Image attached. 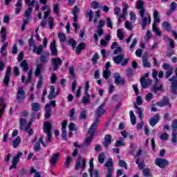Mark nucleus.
Here are the masks:
<instances>
[{
	"mask_svg": "<svg viewBox=\"0 0 177 177\" xmlns=\"http://www.w3.org/2000/svg\"><path fill=\"white\" fill-rule=\"evenodd\" d=\"M155 164L159 167V168H165V167L168 165L169 162L166 159L158 158L155 160Z\"/></svg>",
	"mask_w": 177,
	"mask_h": 177,
	"instance_id": "4468645a",
	"label": "nucleus"
},
{
	"mask_svg": "<svg viewBox=\"0 0 177 177\" xmlns=\"http://www.w3.org/2000/svg\"><path fill=\"white\" fill-rule=\"evenodd\" d=\"M28 44L30 48H33V49L37 46L35 45V41H34V37L32 35L30 38L28 39Z\"/></svg>",
	"mask_w": 177,
	"mask_h": 177,
	"instance_id": "37998d69",
	"label": "nucleus"
},
{
	"mask_svg": "<svg viewBox=\"0 0 177 177\" xmlns=\"http://www.w3.org/2000/svg\"><path fill=\"white\" fill-rule=\"evenodd\" d=\"M30 106L32 111H39L41 110V104L37 102L32 103Z\"/></svg>",
	"mask_w": 177,
	"mask_h": 177,
	"instance_id": "f704fd0d",
	"label": "nucleus"
},
{
	"mask_svg": "<svg viewBox=\"0 0 177 177\" xmlns=\"http://www.w3.org/2000/svg\"><path fill=\"white\" fill-rule=\"evenodd\" d=\"M20 67H21L24 73H26V71L28 70V63H27V60L24 59V61H22L20 64Z\"/></svg>",
	"mask_w": 177,
	"mask_h": 177,
	"instance_id": "e433bc0d",
	"label": "nucleus"
},
{
	"mask_svg": "<svg viewBox=\"0 0 177 177\" xmlns=\"http://www.w3.org/2000/svg\"><path fill=\"white\" fill-rule=\"evenodd\" d=\"M119 165L120 167H123V168H124L125 169H128V165L127 164V162L121 159H120L119 160Z\"/></svg>",
	"mask_w": 177,
	"mask_h": 177,
	"instance_id": "e2e57ef3",
	"label": "nucleus"
},
{
	"mask_svg": "<svg viewBox=\"0 0 177 177\" xmlns=\"http://www.w3.org/2000/svg\"><path fill=\"white\" fill-rule=\"evenodd\" d=\"M45 118L48 120L52 115V109L50 108V104H46L45 106Z\"/></svg>",
	"mask_w": 177,
	"mask_h": 177,
	"instance_id": "4be33fe9",
	"label": "nucleus"
},
{
	"mask_svg": "<svg viewBox=\"0 0 177 177\" xmlns=\"http://www.w3.org/2000/svg\"><path fill=\"white\" fill-rule=\"evenodd\" d=\"M23 156V153L21 152H18L17 156L14 157L12 160V164L10 167V169H15V168H17V162L19 161V158Z\"/></svg>",
	"mask_w": 177,
	"mask_h": 177,
	"instance_id": "2eb2a0df",
	"label": "nucleus"
},
{
	"mask_svg": "<svg viewBox=\"0 0 177 177\" xmlns=\"http://www.w3.org/2000/svg\"><path fill=\"white\" fill-rule=\"evenodd\" d=\"M48 23L50 29L52 30V28H53V26H55V21H53V18H52L51 17H49Z\"/></svg>",
	"mask_w": 177,
	"mask_h": 177,
	"instance_id": "4d7b16f0",
	"label": "nucleus"
},
{
	"mask_svg": "<svg viewBox=\"0 0 177 177\" xmlns=\"http://www.w3.org/2000/svg\"><path fill=\"white\" fill-rule=\"evenodd\" d=\"M58 38L62 43L66 42L67 40V37H66V35H64V33H59Z\"/></svg>",
	"mask_w": 177,
	"mask_h": 177,
	"instance_id": "49530a36",
	"label": "nucleus"
},
{
	"mask_svg": "<svg viewBox=\"0 0 177 177\" xmlns=\"http://www.w3.org/2000/svg\"><path fill=\"white\" fill-rule=\"evenodd\" d=\"M136 8L140 10V14L146 12V8H145V2L142 0H138L136 2Z\"/></svg>",
	"mask_w": 177,
	"mask_h": 177,
	"instance_id": "a211bd4d",
	"label": "nucleus"
},
{
	"mask_svg": "<svg viewBox=\"0 0 177 177\" xmlns=\"http://www.w3.org/2000/svg\"><path fill=\"white\" fill-rule=\"evenodd\" d=\"M86 15L88 16V21H92L93 19V11H92V10L86 11Z\"/></svg>",
	"mask_w": 177,
	"mask_h": 177,
	"instance_id": "052dcab7",
	"label": "nucleus"
},
{
	"mask_svg": "<svg viewBox=\"0 0 177 177\" xmlns=\"http://www.w3.org/2000/svg\"><path fill=\"white\" fill-rule=\"evenodd\" d=\"M44 85V78H42V76L39 77V81L37 84V89H41V87Z\"/></svg>",
	"mask_w": 177,
	"mask_h": 177,
	"instance_id": "de8ad7c7",
	"label": "nucleus"
},
{
	"mask_svg": "<svg viewBox=\"0 0 177 177\" xmlns=\"http://www.w3.org/2000/svg\"><path fill=\"white\" fill-rule=\"evenodd\" d=\"M57 96V93H56V90L55 88V86H51L50 88V93L48 95V98L51 100V99H55Z\"/></svg>",
	"mask_w": 177,
	"mask_h": 177,
	"instance_id": "b1692460",
	"label": "nucleus"
},
{
	"mask_svg": "<svg viewBox=\"0 0 177 177\" xmlns=\"http://www.w3.org/2000/svg\"><path fill=\"white\" fill-rule=\"evenodd\" d=\"M43 131L48 136V141L52 142V124L49 122H46L43 126Z\"/></svg>",
	"mask_w": 177,
	"mask_h": 177,
	"instance_id": "423d86ee",
	"label": "nucleus"
},
{
	"mask_svg": "<svg viewBox=\"0 0 177 177\" xmlns=\"http://www.w3.org/2000/svg\"><path fill=\"white\" fill-rule=\"evenodd\" d=\"M51 62L53 63V67L49 68L50 71H56V70L63 64V61H62V59L59 57L53 58Z\"/></svg>",
	"mask_w": 177,
	"mask_h": 177,
	"instance_id": "0eeeda50",
	"label": "nucleus"
},
{
	"mask_svg": "<svg viewBox=\"0 0 177 177\" xmlns=\"http://www.w3.org/2000/svg\"><path fill=\"white\" fill-rule=\"evenodd\" d=\"M153 19L154 22L152 26V30L156 32V35H158L159 37L161 36V32L158 30V28L157 27V23H160V17H158V11L155 10L153 12Z\"/></svg>",
	"mask_w": 177,
	"mask_h": 177,
	"instance_id": "20e7f679",
	"label": "nucleus"
},
{
	"mask_svg": "<svg viewBox=\"0 0 177 177\" xmlns=\"http://www.w3.org/2000/svg\"><path fill=\"white\" fill-rule=\"evenodd\" d=\"M104 24H106V22L104 20L99 21V25L97 27L96 33L94 34L95 42H97V41H99V37H102V35L104 34L103 27H104Z\"/></svg>",
	"mask_w": 177,
	"mask_h": 177,
	"instance_id": "7ed1b4c3",
	"label": "nucleus"
},
{
	"mask_svg": "<svg viewBox=\"0 0 177 177\" xmlns=\"http://www.w3.org/2000/svg\"><path fill=\"white\" fill-rule=\"evenodd\" d=\"M60 158V153H55L53 154V156L51 157V159L50 160V162H51L52 165H55L56 162H57V160Z\"/></svg>",
	"mask_w": 177,
	"mask_h": 177,
	"instance_id": "bb28decb",
	"label": "nucleus"
},
{
	"mask_svg": "<svg viewBox=\"0 0 177 177\" xmlns=\"http://www.w3.org/2000/svg\"><path fill=\"white\" fill-rule=\"evenodd\" d=\"M15 15H19L20 12H21V8L23 6L22 0H18L17 3L15 4Z\"/></svg>",
	"mask_w": 177,
	"mask_h": 177,
	"instance_id": "cd10ccee",
	"label": "nucleus"
},
{
	"mask_svg": "<svg viewBox=\"0 0 177 177\" xmlns=\"http://www.w3.org/2000/svg\"><path fill=\"white\" fill-rule=\"evenodd\" d=\"M162 28L166 30V31H171V25L168 21H164L162 24Z\"/></svg>",
	"mask_w": 177,
	"mask_h": 177,
	"instance_id": "09e8293b",
	"label": "nucleus"
},
{
	"mask_svg": "<svg viewBox=\"0 0 177 177\" xmlns=\"http://www.w3.org/2000/svg\"><path fill=\"white\" fill-rule=\"evenodd\" d=\"M66 128H67V120H64L62 122V136L64 140H67V131H66Z\"/></svg>",
	"mask_w": 177,
	"mask_h": 177,
	"instance_id": "aec40b11",
	"label": "nucleus"
},
{
	"mask_svg": "<svg viewBox=\"0 0 177 177\" xmlns=\"http://www.w3.org/2000/svg\"><path fill=\"white\" fill-rule=\"evenodd\" d=\"M96 129H97V127L91 125L88 131V136L86 137L85 140V146H89V145H91V142H92L93 140V136H95V131H96Z\"/></svg>",
	"mask_w": 177,
	"mask_h": 177,
	"instance_id": "39448f33",
	"label": "nucleus"
},
{
	"mask_svg": "<svg viewBox=\"0 0 177 177\" xmlns=\"http://www.w3.org/2000/svg\"><path fill=\"white\" fill-rule=\"evenodd\" d=\"M31 124H32V119L30 120V121L28 124H27V120L26 119L24 118L20 119L19 124H20L21 129H24V131H28V129H30V127H31Z\"/></svg>",
	"mask_w": 177,
	"mask_h": 177,
	"instance_id": "9b49d317",
	"label": "nucleus"
},
{
	"mask_svg": "<svg viewBox=\"0 0 177 177\" xmlns=\"http://www.w3.org/2000/svg\"><path fill=\"white\" fill-rule=\"evenodd\" d=\"M136 164L138 165V169H143L145 167V160H140L139 158L136 160Z\"/></svg>",
	"mask_w": 177,
	"mask_h": 177,
	"instance_id": "2f4dec72",
	"label": "nucleus"
},
{
	"mask_svg": "<svg viewBox=\"0 0 177 177\" xmlns=\"http://www.w3.org/2000/svg\"><path fill=\"white\" fill-rule=\"evenodd\" d=\"M91 177H93V158L90 160V169L88 170Z\"/></svg>",
	"mask_w": 177,
	"mask_h": 177,
	"instance_id": "c03bdc74",
	"label": "nucleus"
},
{
	"mask_svg": "<svg viewBox=\"0 0 177 177\" xmlns=\"http://www.w3.org/2000/svg\"><path fill=\"white\" fill-rule=\"evenodd\" d=\"M12 71V68L10 66H8L6 68V75L3 82L5 86H9V82H10V73Z\"/></svg>",
	"mask_w": 177,
	"mask_h": 177,
	"instance_id": "6e6552de",
	"label": "nucleus"
},
{
	"mask_svg": "<svg viewBox=\"0 0 177 177\" xmlns=\"http://www.w3.org/2000/svg\"><path fill=\"white\" fill-rule=\"evenodd\" d=\"M171 92L172 93H177V84H171Z\"/></svg>",
	"mask_w": 177,
	"mask_h": 177,
	"instance_id": "774afa93",
	"label": "nucleus"
},
{
	"mask_svg": "<svg viewBox=\"0 0 177 177\" xmlns=\"http://www.w3.org/2000/svg\"><path fill=\"white\" fill-rule=\"evenodd\" d=\"M86 94V95H85L82 97V102L84 104H89V103H91V96H89V95H88V93Z\"/></svg>",
	"mask_w": 177,
	"mask_h": 177,
	"instance_id": "c9c22d12",
	"label": "nucleus"
},
{
	"mask_svg": "<svg viewBox=\"0 0 177 177\" xmlns=\"http://www.w3.org/2000/svg\"><path fill=\"white\" fill-rule=\"evenodd\" d=\"M153 97H154V95H153V93H149L145 95V100L147 102H150V100H151Z\"/></svg>",
	"mask_w": 177,
	"mask_h": 177,
	"instance_id": "69168bd1",
	"label": "nucleus"
},
{
	"mask_svg": "<svg viewBox=\"0 0 177 177\" xmlns=\"http://www.w3.org/2000/svg\"><path fill=\"white\" fill-rule=\"evenodd\" d=\"M134 107L137 110V114H138L139 118H140V120L143 119V110L142 108L138 106L136 104H134Z\"/></svg>",
	"mask_w": 177,
	"mask_h": 177,
	"instance_id": "72a5a7b5",
	"label": "nucleus"
},
{
	"mask_svg": "<svg viewBox=\"0 0 177 177\" xmlns=\"http://www.w3.org/2000/svg\"><path fill=\"white\" fill-rule=\"evenodd\" d=\"M140 83L142 88H146L149 85H151V80L149 79H145V77H141Z\"/></svg>",
	"mask_w": 177,
	"mask_h": 177,
	"instance_id": "5701e85b",
	"label": "nucleus"
},
{
	"mask_svg": "<svg viewBox=\"0 0 177 177\" xmlns=\"http://www.w3.org/2000/svg\"><path fill=\"white\" fill-rule=\"evenodd\" d=\"M39 59L41 63L46 64V63H48V60H49V52H44V54L41 55Z\"/></svg>",
	"mask_w": 177,
	"mask_h": 177,
	"instance_id": "393cba45",
	"label": "nucleus"
},
{
	"mask_svg": "<svg viewBox=\"0 0 177 177\" xmlns=\"http://www.w3.org/2000/svg\"><path fill=\"white\" fill-rule=\"evenodd\" d=\"M130 120L132 125L136 124V116L135 115V113H133V111H130Z\"/></svg>",
	"mask_w": 177,
	"mask_h": 177,
	"instance_id": "79ce46f5",
	"label": "nucleus"
},
{
	"mask_svg": "<svg viewBox=\"0 0 177 177\" xmlns=\"http://www.w3.org/2000/svg\"><path fill=\"white\" fill-rule=\"evenodd\" d=\"M42 50H44V46H39L38 47H35L33 48V52L34 53H36V55H41L42 53Z\"/></svg>",
	"mask_w": 177,
	"mask_h": 177,
	"instance_id": "4c0bfd02",
	"label": "nucleus"
},
{
	"mask_svg": "<svg viewBox=\"0 0 177 177\" xmlns=\"http://www.w3.org/2000/svg\"><path fill=\"white\" fill-rule=\"evenodd\" d=\"M113 171H114V169L111 167L108 168L106 177H113Z\"/></svg>",
	"mask_w": 177,
	"mask_h": 177,
	"instance_id": "680f3d73",
	"label": "nucleus"
},
{
	"mask_svg": "<svg viewBox=\"0 0 177 177\" xmlns=\"http://www.w3.org/2000/svg\"><path fill=\"white\" fill-rule=\"evenodd\" d=\"M141 19H142V29L145 30L146 26L147 24H151V17L150 16V14L149 12H144L142 13H140Z\"/></svg>",
	"mask_w": 177,
	"mask_h": 177,
	"instance_id": "f03ea898",
	"label": "nucleus"
},
{
	"mask_svg": "<svg viewBox=\"0 0 177 177\" xmlns=\"http://www.w3.org/2000/svg\"><path fill=\"white\" fill-rule=\"evenodd\" d=\"M124 59V54H120L118 56L113 57V60L116 64H120L122 60Z\"/></svg>",
	"mask_w": 177,
	"mask_h": 177,
	"instance_id": "7c9ffc66",
	"label": "nucleus"
},
{
	"mask_svg": "<svg viewBox=\"0 0 177 177\" xmlns=\"http://www.w3.org/2000/svg\"><path fill=\"white\" fill-rule=\"evenodd\" d=\"M113 137L110 134L105 135L104 137V142H103V145L105 147V149H109V145H111V139Z\"/></svg>",
	"mask_w": 177,
	"mask_h": 177,
	"instance_id": "412c9836",
	"label": "nucleus"
},
{
	"mask_svg": "<svg viewBox=\"0 0 177 177\" xmlns=\"http://www.w3.org/2000/svg\"><path fill=\"white\" fill-rule=\"evenodd\" d=\"M128 8H129V6L124 3L123 4L122 13L118 17V24L119 26L121 24V19H125V17L128 15Z\"/></svg>",
	"mask_w": 177,
	"mask_h": 177,
	"instance_id": "ddd939ff",
	"label": "nucleus"
},
{
	"mask_svg": "<svg viewBox=\"0 0 177 177\" xmlns=\"http://www.w3.org/2000/svg\"><path fill=\"white\" fill-rule=\"evenodd\" d=\"M31 13H32V7H28V9L25 11L24 17H26V19H30Z\"/></svg>",
	"mask_w": 177,
	"mask_h": 177,
	"instance_id": "a19ab883",
	"label": "nucleus"
},
{
	"mask_svg": "<svg viewBox=\"0 0 177 177\" xmlns=\"http://www.w3.org/2000/svg\"><path fill=\"white\" fill-rule=\"evenodd\" d=\"M44 138H45V136L44 135H41L39 140L35 144L33 147V150H35V151H39L41 149V143L44 147H46V144L44 142Z\"/></svg>",
	"mask_w": 177,
	"mask_h": 177,
	"instance_id": "1a4fd4ad",
	"label": "nucleus"
},
{
	"mask_svg": "<svg viewBox=\"0 0 177 177\" xmlns=\"http://www.w3.org/2000/svg\"><path fill=\"white\" fill-rule=\"evenodd\" d=\"M105 106V104H102L95 111V120L92 124L93 127L98 128L99 125L100 124V118H102V115H104V114H106V109H104Z\"/></svg>",
	"mask_w": 177,
	"mask_h": 177,
	"instance_id": "f257e3e1",
	"label": "nucleus"
},
{
	"mask_svg": "<svg viewBox=\"0 0 177 177\" xmlns=\"http://www.w3.org/2000/svg\"><path fill=\"white\" fill-rule=\"evenodd\" d=\"M51 55L53 56H57V48H56V41L53 40L50 46Z\"/></svg>",
	"mask_w": 177,
	"mask_h": 177,
	"instance_id": "a878e982",
	"label": "nucleus"
},
{
	"mask_svg": "<svg viewBox=\"0 0 177 177\" xmlns=\"http://www.w3.org/2000/svg\"><path fill=\"white\" fill-rule=\"evenodd\" d=\"M86 48V44H85V43H80L76 48L77 55H80L82 50L85 49Z\"/></svg>",
	"mask_w": 177,
	"mask_h": 177,
	"instance_id": "473e14b6",
	"label": "nucleus"
},
{
	"mask_svg": "<svg viewBox=\"0 0 177 177\" xmlns=\"http://www.w3.org/2000/svg\"><path fill=\"white\" fill-rule=\"evenodd\" d=\"M117 35L118 38H119L120 41H122V39H124V33L122 32V29H118L117 30Z\"/></svg>",
	"mask_w": 177,
	"mask_h": 177,
	"instance_id": "3c124183",
	"label": "nucleus"
},
{
	"mask_svg": "<svg viewBox=\"0 0 177 177\" xmlns=\"http://www.w3.org/2000/svg\"><path fill=\"white\" fill-rule=\"evenodd\" d=\"M171 142L172 143H174V145H176L177 143V132L174 131L171 134Z\"/></svg>",
	"mask_w": 177,
	"mask_h": 177,
	"instance_id": "603ef678",
	"label": "nucleus"
},
{
	"mask_svg": "<svg viewBox=\"0 0 177 177\" xmlns=\"http://www.w3.org/2000/svg\"><path fill=\"white\" fill-rule=\"evenodd\" d=\"M160 80L158 79L156 80L154 85L151 88V91L154 93H157L158 91H162V85L160 84Z\"/></svg>",
	"mask_w": 177,
	"mask_h": 177,
	"instance_id": "dca6fc26",
	"label": "nucleus"
},
{
	"mask_svg": "<svg viewBox=\"0 0 177 177\" xmlns=\"http://www.w3.org/2000/svg\"><path fill=\"white\" fill-rule=\"evenodd\" d=\"M69 74L73 80L75 79V73L74 72V66L69 67Z\"/></svg>",
	"mask_w": 177,
	"mask_h": 177,
	"instance_id": "bf43d9fd",
	"label": "nucleus"
},
{
	"mask_svg": "<svg viewBox=\"0 0 177 177\" xmlns=\"http://www.w3.org/2000/svg\"><path fill=\"white\" fill-rule=\"evenodd\" d=\"M169 81L171 82V85L177 84V77L173 76L170 79H169Z\"/></svg>",
	"mask_w": 177,
	"mask_h": 177,
	"instance_id": "338daca9",
	"label": "nucleus"
},
{
	"mask_svg": "<svg viewBox=\"0 0 177 177\" xmlns=\"http://www.w3.org/2000/svg\"><path fill=\"white\" fill-rule=\"evenodd\" d=\"M124 138L120 137L115 144V147H120V146H125V142H124Z\"/></svg>",
	"mask_w": 177,
	"mask_h": 177,
	"instance_id": "ea45409f",
	"label": "nucleus"
},
{
	"mask_svg": "<svg viewBox=\"0 0 177 177\" xmlns=\"http://www.w3.org/2000/svg\"><path fill=\"white\" fill-rule=\"evenodd\" d=\"M110 75H111V71L110 70H105L103 72V77L105 80H109Z\"/></svg>",
	"mask_w": 177,
	"mask_h": 177,
	"instance_id": "8fccbe9b",
	"label": "nucleus"
},
{
	"mask_svg": "<svg viewBox=\"0 0 177 177\" xmlns=\"http://www.w3.org/2000/svg\"><path fill=\"white\" fill-rule=\"evenodd\" d=\"M80 120H86V110L84 109L80 112Z\"/></svg>",
	"mask_w": 177,
	"mask_h": 177,
	"instance_id": "864d4df0",
	"label": "nucleus"
},
{
	"mask_svg": "<svg viewBox=\"0 0 177 177\" xmlns=\"http://www.w3.org/2000/svg\"><path fill=\"white\" fill-rule=\"evenodd\" d=\"M21 142V138H20V137H17V138L13 141V144L12 146L13 147H15V149H16V147H17V146H19V145H20V143Z\"/></svg>",
	"mask_w": 177,
	"mask_h": 177,
	"instance_id": "a18cd8bd",
	"label": "nucleus"
},
{
	"mask_svg": "<svg viewBox=\"0 0 177 177\" xmlns=\"http://www.w3.org/2000/svg\"><path fill=\"white\" fill-rule=\"evenodd\" d=\"M75 115V109H72L69 111L68 117L71 118V120L73 121L74 120V116Z\"/></svg>",
	"mask_w": 177,
	"mask_h": 177,
	"instance_id": "5fc2aeb1",
	"label": "nucleus"
},
{
	"mask_svg": "<svg viewBox=\"0 0 177 177\" xmlns=\"http://www.w3.org/2000/svg\"><path fill=\"white\" fill-rule=\"evenodd\" d=\"M104 167H106L107 168L113 167V159L109 158L107 162L104 164Z\"/></svg>",
	"mask_w": 177,
	"mask_h": 177,
	"instance_id": "0e129e2a",
	"label": "nucleus"
},
{
	"mask_svg": "<svg viewBox=\"0 0 177 177\" xmlns=\"http://www.w3.org/2000/svg\"><path fill=\"white\" fill-rule=\"evenodd\" d=\"M98 162L100 164H103L104 162V153L98 155Z\"/></svg>",
	"mask_w": 177,
	"mask_h": 177,
	"instance_id": "13d9d810",
	"label": "nucleus"
},
{
	"mask_svg": "<svg viewBox=\"0 0 177 177\" xmlns=\"http://www.w3.org/2000/svg\"><path fill=\"white\" fill-rule=\"evenodd\" d=\"M115 84H116V85H125L127 81L124 79H121L120 74L115 73Z\"/></svg>",
	"mask_w": 177,
	"mask_h": 177,
	"instance_id": "f3484780",
	"label": "nucleus"
},
{
	"mask_svg": "<svg viewBox=\"0 0 177 177\" xmlns=\"http://www.w3.org/2000/svg\"><path fill=\"white\" fill-rule=\"evenodd\" d=\"M25 99L26 92L24 91V88H23V87H19L17 93V101L20 103V102H23Z\"/></svg>",
	"mask_w": 177,
	"mask_h": 177,
	"instance_id": "9d476101",
	"label": "nucleus"
},
{
	"mask_svg": "<svg viewBox=\"0 0 177 177\" xmlns=\"http://www.w3.org/2000/svg\"><path fill=\"white\" fill-rule=\"evenodd\" d=\"M5 109H6V104L3 103V98H0V117H2V114L5 113Z\"/></svg>",
	"mask_w": 177,
	"mask_h": 177,
	"instance_id": "c85d7f7f",
	"label": "nucleus"
},
{
	"mask_svg": "<svg viewBox=\"0 0 177 177\" xmlns=\"http://www.w3.org/2000/svg\"><path fill=\"white\" fill-rule=\"evenodd\" d=\"M142 66L145 68L151 67V64L149 62V54L145 53L142 56Z\"/></svg>",
	"mask_w": 177,
	"mask_h": 177,
	"instance_id": "6ab92c4d",
	"label": "nucleus"
},
{
	"mask_svg": "<svg viewBox=\"0 0 177 177\" xmlns=\"http://www.w3.org/2000/svg\"><path fill=\"white\" fill-rule=\"evenodd\" d=\"M160 121V115H156L153 118H151L149 120V124L151 127H154L157 122Z\"/></svg>",
	"mask_w": 177,
	"mask_h": 177,
	"instance_id": "c756f323",
	"label": "nucleus"
},
{
	"mask_svg": "<svg viewBox=\"0 0 177 177\" xmlns=\"http://www.w3.org/2000/svg\"><path fill=\"white\" fill-rule=\"evenodd\" d=\"M8 48V43H4L3 44V46L1 48V53L3 56H6V53H5V50H6V48Z\"/></svg>",
	"mask_w": 177,
	"mask_h": 177,
	"instance_id": "6e6d98bb",
	"label": "nucleus"
},
{
	"mask_svg": "<svg viewBox=\"0 0 177 177\" xmlns=\"http://www.w3.org/2000/svg\"><path fill=\"white\" fill-rule=\"evenodd\" d=\"M86 165V160L82 158H79L76 162V165L75 167V169L78 171L80 168L82 169H85V167Z\"/></svg>",
	"mask_w": 177,
	"mask_h": 177,
	"instance_id": "f8f14e48",
	"label": "nucleus"
},
{
	"mask_svg": "<svg viewBox=\"0 0 177 177\" xmlns=\"http://www.w3.org/2000/svg\"><path fill=\"white\" fill-rule=\"evenodd\" d=\"M41 71H42V64H37L36 70L35 71V76L39 77V74H41Z\"/></svg>",
	"mask_w": 177,
	"mask_h": 177,
	"instance_id": "58836bf2",
	"label": "nucleus"
}]
</instances>
